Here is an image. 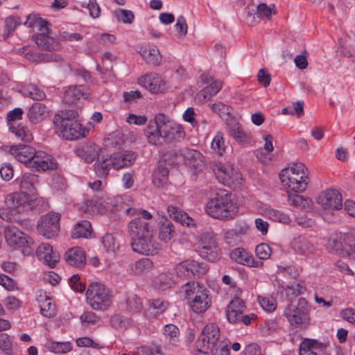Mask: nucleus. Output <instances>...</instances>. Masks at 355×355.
Wrapping results in <instances>:
<instances>
[{
    "label": "nucleus",
    "instance_id": "obj_1",
    "mask_svg": "<svg viewBox=\"0 0 355 355\" xmlns=\"http://www.w3.org/2000/svg\"><path fill=\"white\" fill-rule=\"evenodd\" d=\"M120 210L128 215H138L128 223V234L132 250L145 255L158 253L160 248L153 237V230L148 222L152 218L151 214L146 210L130 207H121Z\"/></svg>",
    "mask_w": 355,
    "mask_h": 355
},
{
    "label": "nucleus",
    "instance_id": "obj_2",
    "mask_svg": "<svg viewBox=\"0 0 355 355\" xmlns=\"http://www.w3.org/2000/svg\"><path fill=\"white\" fill-rule=\"evenodd\" d=\"M144 135L148 142L153 145L178 142L185 137L182 126L164 114H158L150 121Z\"/></svg>",
    "mask_w": 355,
    "mask_h": 355
},
{
    "label": "nucleus",
    "instance_id": "obj_3",
    "mask_svg": "<svg viewBox=\"0 0 355 355\" xmlns=\"http://www.w3.org/2000/svg\"><path fill=\"white\" fill-rule=\"evenodd\" d=\"M76 110H62L53 118L57 133L67 140H73L85 136V129L78 120Z\"/></svg>",
    "mask_w": 355,
    "mask_h": 355
},
{
    "label": "nucleus",
    "instance_id": "obj_4",
    "mask_svg": "<svg viewBox=\"0 0 355 355\" xmlns=\"http://www.w3.org/2000/svg\"><path fill=\"white\" fill-rule=\"evenodd\" d=\"M191 310L196 313L206 311L211 304L209 291L196 282H188L181 287Z\"/></svg>",
    "mask_w": 355,
    "mask_h": 355
},
{
    "label": "nucleus",
    "instance_id": "obj_5",
    "mask_svg": "<svg viewBox=\"0 0 355 355\" xmlns=\"http://www.w3.org/2000/svg\"><path fill=\"white\" fill-rule=\"evenodd\" d=\"M306 168L302 163H295L282 169L279 175L283 185L296 193L302 192L308 184Z\"/></svg>",
    "mask_w": 355,
    "mask_h": 355
},
{
    "label": "nucleus",
    "instance_id": "obj_6",
    "mask_svg": "<svg viewBox=\"0 0 355 355\" xmlns=\"http://www.w3.org/2000/svg\"><path fill=\"white\" fill-rule=\"evenodd\" d=\"M207 214L217 219H228L234 215V205L226 190L219 189L205 205Z\"/></svg>",
    "mask_w": 355,
    "mask_h": 355
},
{
    "label": "nucleus",
    "instance_id": "obj_7",
    "mask_svg": "<svg viewBox=\"0 0 355 355\" xmlns=\"http://www.w3.org/2000/svg\"><path fill=\"white\" fill-rule=\"evenodd\" d=\"M86 299L93 309L105 311L112 305V294L103 284L95 282L89 285Z\"/></svg>",
    "mask_w": 355,
    "mask_h": 355
},
{
    "label": "nucleus",
    "instance_id": "obj_8",
    "mask_svg": "<svg viewBox=\"0 0 355 355\" xmlns=\"http://www.w3.org/2000/svg\"><path fill=\"white\" fill-rule=\"evenodd\" d=\"M6 243L13 250L20 249L25 256L32 255L35 249L33 239L15 226H8L4 230Z\"/></svg>",
    "mask_w": 355,
    "mask_h": 355
},
{
    "label": "nucleus",
    "instance_id": "obj_9",
    "mask_svg": "<svg viewBox=\"0 0 355 355\" xmlns=\"http://www.w3.org/2000/svg\"><path fill=\"white\" fill-rule=\"evenodd\" d=\"M41 200L35 196L22 192H13L5 198L8 208L18 213L28 212L36 209Z\"/></svg>",
    "mask_w": 355,
    "mask_h": 355
},
{
    "label": "nucleus",
    "instance_id": "obj_10",
    "mask_svg": "<svg viewBox=\"0 0 355 355\" xmlns=\"http://www.w3.org/2000/svg\"><path fill=\"white\" fill-rule=\"evenodd\" d=\"M207 264L194 259H186L173 268L176 277L182 279L199 278L208 271Z\"/></svg>",
    "mask_w": 355,
    "mask_h": 355
},
{
    "label": "nucleus",
    "instance_id": "obj_11",
    "mask_svg": "<svg viewBox=\"0 0 355 355\" xmlns=\"http://www.w3.org/2000/svg\"><path fill=\"white\" fill-rule=\"evenodd\" d=\"M60 215L53 211L42 216L37 225L39 234L46 239L56 236L60 230Z\"/></svg>",
    "mask_w": 355,
    "mask_h": 355
},
{
    "label": "nucleus",
    "instance_id": "obj_12",
    "mask_svg": "<svg viewBox=\"0 0 355 355\" xmlns=\"http://www.w3.org/2000/svg\"><path fill=\"white\" fill-rule=\"evenodd\" d=\"M164 343L160 345H155L153 350L158 355H169V352L177 347L179 342V329L173 324L165 325L164 329Z\"/></svg>",
    "mask_w": 355,
    "mask_h": 355
},
{
    "label": "nucleus",
    "instance_id": "obj_13",
    "mask_svg": "<svg viewBox=\"0 0 355 355\" xmlns=\"http://www.w3.org/2000/svg\"><path fill=\"white\" fill-rule=\"evenodd\" d=\"M306 304V300L301 298L297 306L289 304L285 309L284 314L292 326L297 327L308 323L309 318Z\"/></svg>",
    "mask_w": 355,
    "mask_h": 355
},
{
    "label": "nucleus",
    "instance_id": "obj_14",
    "mask_svg": "<svg viewBox=\"0 0 355 355\" xmlns=\"http://www.w3.org/2000/svg\"><path fill=\"white\" fill-rule=\"evenodd\" d=\"M220 337V329L214 323L207 324L199 336L197 344L204 349L214 351L217 346Z\"/></svg>",
    "mask_w": 355,
    "mask_h": 355
},
{
    "label": "nucleus",
    "instance_id": "obj_15",
    "mask_svg": "<svg viewBox=\"0 0 355 355\" xmlns=\"http://www.w3.org/2000/svg\"><path fill=\"white\" fill-rule=\"evenodd\" d=\"M139 83L154 94L165 92L170 88L168 83L156 73H149L141 76Z\"/></svg>",
    "mask_w": 355,
    "mask_h": 355
},
{
    "label": "nucleus",
    "instance_id": "obj_16",
    "mask_svg": "<svg viewBox=\"0 0 355 355\" xmlns=\"http://www.w3.org/2000/svg\"><path fill=\"white\" fill-rule=\"evenodd\" d=\"M198 248L200 255L209 261H214L220 257V250L216 241L209 234L202 235Z\"/></svg>",
    "mask_w": 355,
    "mask_h": 355
},
{
    "label": "nucleus",
    "instance_id": "obj_17",
    "mask_svg": "<svg viewBox=\"0 0 355 355\" xmlns=\"http://www.w3.org/2000/svg\"><path fill=\"white\" fill-rule=\"evenodd\" d=\"M39 30L42 33L34 35V40L37 46L49 51H58L60 49V44L54 40V39L47 35L49 33L47 21L41 19L39 21Z\"/></svg>",
    "mask_w": 355,
    "mask_h": 355
},
{
    "label": "nucleus",
    "instance_id": "obj_18",
    "mask_svg": "<svg viewBox=\"0 0 355 355\" xmlns=\"http://www.w3.org/2000/svg\"><path fill=\"white\" fill-rule=\"evenodd\" d=\"M318 202L325 209H340L342 207V196L336 189H328L318 197Z\"/></svg>",
    "mask_w": 355,
    "mask_h": 355
},
{
    "label": "nucleus",
    "instance_id": "obj_19",
    "mask_svg": "<svg viewBox=\"0 0 355 355\" xmlns=\"http://www.w3.org/2000/svg\"><path fill=\"white\" fill-rule=\"evenodd\" d=\"M214 171L217 178L220 179V181L223 184L234 182L240 179V174L237 169L230 163L216 164L214 166Z\"/></svg>",
    "mask_w": 355,
    "mask_h": 355
},
{
    "label": "nucleus",
    "instance_id": "obj_20",
    "mask_svg": "<svg viewBox=\"0 0 355 355\" xmlns=\"http://www.w3.org/2000/svg\"><path fill=\"white\" fill-rule=\"evenodd\" d=\"M9 151L17 161L29 167L36 155V150L33 147L23 144L10 146Z\"/></svg>",
    "mask_w": 355,
    "mask_h": 355
},
{
    "label": "nucleus",
    "instance_id": "obj_21",
    "mask_svg": "<svg viewBox=\"0 0 355 355\" xmlns=\"http://www.w3.org/2000/svg\"><path fill=\"white\" fill-rule=\"evenodd\" d=\"M75 153L87 163L94 162L103 152V149L92 142H86L75 148Z\"/></svg>",
    "mask_w": 355,
    "mask_h": 355
},
{
    "label": "nucleus",
    "instance_id": "obj_22",
    "mask_svg": "<svg viewBox=\"0 0 355 355\" xmlns=\"http://www.w3.org/2000/svg\"><path fill=\"white\" fill-rule=\"evenodd\" d=\"M291 248L297 254L306 258L313 256L316 252L315 245L302 236L295 237L291 242Z\"/></svg>",
    "mask_w": 355,
    "mask_h": 355
},
{
    "label": "nucleus",
    "instance_id": "obj_23",
    "mask_svg": "<svg viewBox=\"0 0 355 355\" xmlns=\"http://www.w3.org/2000/svg\"><path fill=\"white\" fill-rule=\"evenodd\" d=\"M36 255L40 261L53 268L60 260V254L53 251V248L49 244L43 243L37 248Z\"/></svg>",
    "mask_w": 355,
    "mask_h": 355
},
{
    "label": "nucleus",
    "instance_id": "obj_24",
    "mask_svg": "<svg viewBox=\"0 0 355 355\" xmlns=\"http://www.w3.org/2000/svg\"><path fill=\"white\" fill-rule=\"evenodd\" d=\"M30 167L35 168L37 171H45L55 169L57 163L51 155L46 153L36 151V155L34 156Z\"/></svg>",
    "mask_w": 355,
    "mask_h": 355
},
{
    "label": "nucleus",
    "instance_id": "obj_25",
    "mask_svg": "<svg viewBox=\"0 0 355 355\" xmlns=\"http://www.w3.org/2000/svg\"><path fill=\"white\" fill-rule=\"evenodd\" d=\"M245 310L243 300L234 297L227 305L225 310L227 319L230 323H239V318Z\"/></svg>",
    "mask_w": 355,
    "mask_h": 355
},
{
    "label": "nucleus",
    "instance_id": "obj_26",
    "mask_svg": "<svg viewBox=\"0 0 355 355\" xmlns=\"http://www.w3.org/2000/svg\"><path fill=\"white\" fill-rule=\"evenodd\" d=\"M230 256L232 261L249 267L259 268L263 266V262L254 260L243 248H237L232 250Z\"/></svg>",
    "mask_w": 355,
    "mask_h": 355
},
{
    "label": "nucleus",
    "instance_id": "obj_27",
    "mask_svg": "<svg viewBox=\"0 0 355 355\" xmlns=\"http://www.w3.org/2000/svg\"><path fill=\"white\" fill-rule=\"evenodd\" d=\"M112 166L119 170L132 165L136 159V154L130 150H124L112 154L110 157Z\"/></svg>",
    "mask_w": 355,
    "mask_h": 355
},
{
    "label": "nucleus",
    "instance_id": "obj_28",
    "mask_svg": "<svg viewBox=\"0 0 355 355\" xmlns=\"http://www.w3.org/2000/svg\"><path fill=\"white\" fill-rule=\"evenodd\" d=\"M170 155L174 157V159L172 161L173 163L191 165L193 164V161H195L199 157L200 153L195 150L184 148L178 150H174L171 151Z\"/></svg>",
    "mask_w": 355,
    "mask_h": 355
},
{
    "label": "nucleus",
    "instance_id": "obj_29",
    "mask_svg": "<svg viewBox=\"0 0 355 355\" xmlns=\"http://www.w3.org/2000/svg\"><path fill=\"white\" fill-rule=\"evenodd\" d=\"M48 107L41 103H35L29 108L27 116L33 124H37L49 116Z\"/></svg>",
    "mask_w": 355,
    "mask_h": 355
},
{
    "label": "nucleus",
    "instance_id": "obj_30",
    "mask_svg": "<svg viewBox=\"0 0 355 355\" xmlns=\"http://www.w3.org/2000/svg\"><path fill=\"white\" fill-rule=\"evenodd\" d=\"M68 264L72 266L82 268L85 265L86 257L85 251L80 247L68 250L64 255Z\"/></svg>",
    "mask_w": 355,
    "mask_h": 355
},
{
    "label": "nucleus",
    "instance_id": "obj_31",
    "mask_svg": "<svg viewBox=\"0 0 355 355\" xmlns=\"http://www.w3.org/2000/svg\"><path fill=\"white\" fill-rule=\"evenodd\" d=\"M347 235L331 236L327 241V248L332 254H347Z\"/></svg>",
    "mask_w": 355,
    "mask_h": 355
},
{
    "label": "nucleus",
    "instance_id": "obj_32",
    "mask_svg": "<svg viewBox=\"0 0 355 355\" xmlns=\"http://www.w3.org/2000/svg\"><path fill=\"white\" fill-rule=\"evenodd\" d=\"M86 94L82 86H70L64 92L63 101L69 105H76L81 99H85Z\"/></svg>",
    "mask_w": 355,
    "mask_h": 355
},
{
    "label": "nucleus",
    "instance_id": "obj_33",
    "mask_svg": "<svg viewBox=\"0 0 355 355\" xmlns=\"http://www.w3.org/2000/svg\"><path fill=\"white\" fill-rule=\"evenodd\" d=\"M139 53L148 64L158 65L161 57L159 49L154 45L147 44L140 47Z\"/></svg>",
    "mask_w": 355,
    "mask_h": 355
},
{
    "label": "nucleus",
    "instance_id": "obj_34",
    "mask_svg": "<svg viewBox=\"0 0 355 355\" xmlns=\"http://www.w3.org/2000/svg\"><path fill=\"white\" fill-rule=\"evenodd\" d=\"M38 183V177L31 173H24L20 180V191L34 196L36 184Z\"/></svg>",
    "mask_w": 355,
    "mask_h": 355
},
{
    "label": "nucleus",
    "instance_id": "obj_35",
    "mask_svg": "<svg viewBox=\"0 0 355 355\" xmlns=\"http://www.w3.org/2000/svg\"><path fill=\"white\" fill-rule=\"evenodd\" d=\"M112 165L110 157L104 154V151L97 157L94 165V169L96 175L99 178H106L109 173Z\"/></svg>",
    "mask_w": 355,
    "mask_h": 355
},
{
    "label": "nucleus",
    "instance_id": "obj_36",
    "mask_svg": "<svg viewBox=\"0 0 355 355\" xmlns=\"http://www.w3.org/2000/svg\"><path fill=\"white\" fill-rule=\"evenodd\" d=\"M92 234V225L89 221L84 220L78 222L71 232L73 239L91 238Z\"/></svg>",
    "mask_w": 355,
    "mask_h": 355
},
{
    "label": "nucleus",
    "instance_id": "obj_37",
    "mask_svg": "<svg viewBox=\"0 0 355 355\" xmlns=\"http://www.w3.org/2000/svg\"><path fill=\"white\" fill-rule=\"evenodd\" d=\"M288 202L291 205L300 208L306 211L312 209L313 202L311 198L297 194L288 193Z\"/></svg>",
    "mask_w": 355,
    "mask_h": 355
},
{
    "label": "nucleus",
    "instance_id": "obj_38",
    "mask_svg": "<svg viewBox=\"0 0 355 355\" xmlns=\"http://www.w3.org/2000/svg\"><path fill=\"white\" fill-rule=\"evenodd\" d=\"M222 83L219 80H214L209 85L200 90L197 96L199 100L206 101L216 94L222 88Z\"/></svg>",
    "mask_w": 355,
    "mask_h": 355
},
{
    "label": "nucleus",
    "instance_id": "obj_39",
    "mask_svg": "<svg viewBox=\"0 0 355 355\" xmlns=\"http://www.w3.org/2000/svg\"><path fill=\"white\" fill-rule=\"evenodd\" d=\"M46 348L55 354H65L72 350V344L67 342H55L49 340L45 345Z\"/></svg>",
    "mask_w": 355,
    "mask_h": 355
},
{
    "label": "nucleus",
    "instance_id": "obj_40",
    "mask_svg": "<svg viewBox=\"0 0 355 355\" xmlns=\"http://www.w3.org/2000/svg\"><path fill=\"white\" fill-rule=\"evenodd\" d=\"M168 176V170L164 166H159L153 173L152 181L155 186L160 187L164 186L167 180Z\"/></svg>",
    "mask_w": 355,
    "mask_h": 355
},
{
    "label": "nucleus",
    "instance_id": "obj_41",
    "mask_svg": "<svg viewBox=\"0 0 355 355\" xmlns=\"http://www.w3.org/2000/svg\"><path fill=\"white\" fill-rule=\"evenodd\" d=\"M10 130L15 135L17 139L24 141H31L33 136L28 128L22 124L16 125L11 123L9 126Z\"/></svg>",
    "mask_w": 355,
    "mask_h": 355
},
{
    "label": "nucleus",
    "instance_id": "obj_42",
    "mask_svg": "<svg viewBox=\"0 0 355 355\" xmlns=\"http://www.w3.org/2000/svg\"><path fill=\"white\" fill-rule=\"evenodd\" d=\"M174 233L173 223L171 221L165 220L159 229V239L165 243H168L172 239Z\"/></svg>",
    "mask_w": 355,
    "mask_h": 355
},
{
    "label": "nucleus",
    "instance_id": "obj_43",
    "mask_svg": "<svg viewBox=\"0 0 355 355\" xmlns=\"http://www.w3.org/2000/svg\"><path fill=\"white\" fill-rule=\"evenodd\" d=\"M153 267V261L148 258H142L132 266V270L136 275L149 272Z\"/></svg>",
    "mask_w": 355,
    "mask_h": 355
},
{
    "label": "nucleus",
    "instance_id": "obj_44",
    "mask_svg": "<svg viewBox=\"0 0 355 355\" xmlns=\"http://www.w3.org/2000/svg\"><path fill=\"white\" fill-rule=\"evenodd\" d=\"M40 312L46 318H53L56 315L55 305L51 302V299L46 297L40 304Z\"/></svg>",
    "mask_w": 355,
    "mask_h": 355
},
{
    "label": "nucleus",
    "instance_id": "obj_45",
    "mask_svg": "<svg viewBox=\"0 0 355 355\" xmlns=\"http://www.w3.org/2000/svg\"><path fill=\"white\" fill-rule=\"evenodd\" d=\"M110 324L114 329L127 328L132 325V321L120 314H115L110 318Z\"/></svg>",
    "mask_w": 355,
    "mask_h": 355
},
{
    "label": "nucleus",
    "instance_id": "obj_46",
    "mask_svg": "<svg viewBox=\"0 0 355 355\" xmlns=\"http://www.w3.org/2000/svg\"><path fill=\"white\" fill-rule=\"evenodd\" d=\"M0 350L5 355H12V340L8 334H0Z\"/></svg>",
    "mask_w": 355,
    "mask_h": 355
},
{
    "label": "nucleus",
    "instance_id": "obj_47",
    "mask_svg": "<svg viewBox=\"0 0 355 355\" xmlns=\"http://www.w3.org/2000/svg\"><path fill=\"white\" fill-rule=\"evenodd\" d=\"M21 24V19L19 17H9L5 19V28L3 34L4 39L8 38L15 31L16 27Z\"/></svg>",
    "mask_w": 355,
    "mask_h": 355
},
{
    "label": "nucleus",
    "instance_id": "obj_48",
    "mask_svg": "<svg viewBox=\"0 0 355 355\" xmlns=\"http://www.w3.org/2000/svg\"><path fill=\"white\" fill-rule=\"evenodd\" d=\"M267 216L274 221H278L284 224H289L291 221L290 217L286 214L272 209L266 210Z\"/></svg>",
    "mask_w": 355,
    "mask_h": 355
},
{
    "label": "nucleus",
    "instance_id": "obj_49",
    "mask_svg": "<svg viewBox=\"0 0 355 355\" xmlns=\"http://www.w3.org/2000/svg\"><path fill=\"white\" fill-rule=\"evenodd\" d=\"M175 280L170 273H162L156 278L155 283L159 288L165 289L175 284Z\"/></svg>",
    "mask_w": 355,
    "mask_h": 355
},
{
    "label": "nucleus",
    "instance_id": "obj_50",
    "mask_svg": "<svg viewBox=\"0 0 355 355\" xmlns=\"http://www.w3.org/2000/svg\"><path fill=\"white\" fill-rule=\"evenodd\" d=\"M114 14L117 21L123 24H132L135 19L133 12L128 10L118 9Z\"/></svg>",
    "mask_w": 355,
    "mask_h": 355
},
{
    "label": "nucleus",
    "instance_id": "obj_51",
    "mask_svg": "<svg viewBox=\"0 0 355 355\" xmlns=\"http://www.w3.org/2000/svg\"><path fill=\"white\" fill-rule=\"evenodd\" d=\"M26 94L33 100L42 101L46 98L44 92L35 85H29L26 89Z\"/></svg>",
    "mask_w": 355,
    "mask_h": 355
},
{
    "label": "nucleus",
    "instance_id": "obj_52",
    "mask_svg": "<svg viewBox=\"0 0 355 355\" xmlns=\"http://www.w3.org/2000/svg\"><path fill=\"white\" fill-rule=\"evenodd\" d=\"M213 112L217 114L219 116L224 118L228 116L230 114V108L228 105L222 102H216L209 104Z\"/></svg>",
    "mask_w": 355,
    "mask_h": 355
},
{
    "label": "nucleus",
    "instance_id": "obj_53",
    "mask_svg": "<svg viewBox=\"0 0 355 355\" xmlns=\"http://www.w3.org/2000/svg\"><path fill=\"white\" fill-rule=\"evenodd\" d=\"M257 12L256 14L258 17H265L266 18H270L272 15L276 14L275 6L273 3L268 6L264 3H261L257 6Z\"/></svg>",
    "mask_w": 355,
    "mask_h": 355
},
{
    "label": "nucleus",
    "instance_id": "obj_54",
    "mask_svg": "<svg viewBox=\"0 0 355 355\" xmlns=\"http://www.w3.org/2000/svg\"><path fill=\"white\" fill-rule=\"evenodd\" d=\"M86 205L88 211L92 214H103L107 211L105 205L101 202L96 200H87Z\"/></svg>",
    "mask_w": 355,
    "mask_h": 355
},
{
    "label": "nucleus",
    "instance_id": "obj_55",
    "mask_svg": "<svg viewBox=\"0 0 355 355\" xmlns=\"http://www.w3.org/2000/svg\"><path fill=\"white\" fill-rule=\"evenodd\" d=\"M249 225L245 222L238 223L234 229L227 231V236L236 235L237 240H241L242 236L249 231Z\"/></svg>",
    "mask_w": 355,
    "mask_h": 355
},
{
    "label": "nucleus",
    "instance_id": "obj_56",
    "mask_svg": "<svg viewBox=\"0 0 355 355\" xmlns=\"http://www.w3.org/2000/svg\"><path fill=\"white\" fill-rule=\"evenodd\" d=\"M126 304L127 309L133 313L139 312L142 309L141 300L135 295H131L128 297Z\"/></svg>",
    "mask_w": 355,
    "mask_h": 355
},
{
    "label": "nucleus",
    "instance_id": "obj_57",
    "mask_svg": "<svg viewBox=\"0 0 355 355\" xmlns=\"http://www.w3.org/2000/svg\"><path fill=\"white\" fill-rule=\"evenodd\" d=\"M102 244L108 253H114L118 248L112 234H105L102 238Z\"/></svg>",
    "mask_w": 355,
    "mask_h": 355
},
{
    "label": "nucleus",
    "instance_id": "obj_58",
    "mask_svg": "<svg viewBox=\"0 0 355 355\" xmlns=\"http://www.w3.org/2000/svg\"><path fill=\"white\" fill-rule=\"evenodd\" d=\"M211 148L219 155H222L225 152L224 139L221 134L218 133L213 139Z\"/></svg>",
    "mask_w": 355,
    "mask_h": 355
},
{
    "label": "nucleus",
    "instance_id": "obj_59",
    "mask_svg": "<svg viewBox=\"0 0 355 355\" xmlns=\"http://www.w3.org/2000/svg\"><path fill=\"white\" fill-rule=\"evenodd\" d=\"M271 248L266 243H260L255 248L257 257L261 260L268 259L271 255Z\"/></svg>",
    "mask_w": 355,
    "mask_h": 355
},
{
    "label": "nucleus",
    "instance_id": "obj_60",
    "mask_svg": "<svg viewBox=\"0 0 355 355\" xmlns=\"http://www.w3.org/2000/svg\"><path fill=\"white\" fill-rule=\"evenodd\" d=\"M258 302L261 307L269 312L276 309L275 301L272 297H258Z\"/></svg>",
    "mask_w": 355,
    "mask_h": 355
},
{
    "label": "nucleus",
    "instance_id": "obj_61",
    "mask_svg": "<svg viewBox=\"0 0 355 355\" xmlns=\"http://www.w3.org/2000/svg\"><path fill=\"white\" fill-rule=\"evenodd\" d=\"M167 211L168 213L169 216L173 219L174 220L182 223L183 220V216L184 214H186V212L182 211L180 209H178L177 207H175L173 205H168L167 208Z\"/></svg>",
    "mask_w": 355,
    "mask_h": 355
},
{
    "label": "nucleus",
    "instance_id": "obj_62",
    "mask_svg": "<svg viewBox=\"0 0 355 355\" xmlns=\"http://www.w3.org/2000/svg\"><path fill=\"white\" fill-rule=\"evenodd\" d=\"M168 307V303L159 299L153 300L150 303V309L154 311L155 315L163 313Z\"/></svg>",
    "mask_w": 355,
    "mask_h": 355
},
{
    "label": "nucleus",
    "instance_id": "obj_63",
    "mask_svg": "<svg viewBox=\"0 0 355 355\" xmlns=\"http://www.w3.org/2000/svg\"><path fill=\"white\" fill-rule=\"evenodd\" d=\"M229 345L230 342L228 340H222L218 343L214 351H211L213 355H230Z\"/></svg>",
    "mask_w": 355,
    "mask_h": 355
},
{
    "label": "nucleus",
    "instance_id": "obj_64",
    "mask_svg": "<svg viewBox=\"0 0 355 355\" xmlns=\"http://www.w3.org/2000/svg\"><path fill=\"white\" fill-rule=\"evenodd\" d=\"M14 171L12 166L10 164L4 163L0 168V175L1 178L6 180L9 181L13 177Z\"/></svg>",
    "mask_w": 355,
    "mask_h": 355
}]
</instances>
